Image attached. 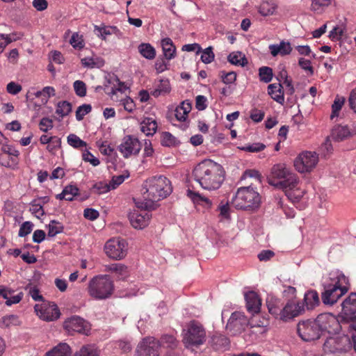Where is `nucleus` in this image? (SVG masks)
<instances>
[{
    "label": "nucleus",
    "mask_w": 356,
    "mask_h": 356,
    "mask_svg": "<svg viewBox=\"0 0 356 356\" xmlns=\"http://www.w3.org/2000/svg\"><path fill=\"white\" fill-rule=\"evenodd\" d=\"M143 200L136 201L138 208L154 209L155 203L167 197L172 191L170 181L160 175L147 179L143 185Z\"/></svg>",
    "instance_id": "f257e3e1"
},
{
    "label": "nucleus",
    "mask_w": 356,
    "mask_h": 356,
    "mask_svg": "<svg viewBox=\"0 0 356 356\" xmlns=\"http://www.w3.org/2000/svg\"><path fill=\"white\" fill-rule=\"evenodd\" d=\"M193 176L203 189L216 191L223 183L225 172L220 164L211 159H205L194 168Z\"/></svg>",
    "instance_id": "f03ea898"
},
{
    "label": "nucleus",
    "mask_w": 356,
    "mask_h": 356,
    "mask_svg": "<svg viewBox=\"0 0 356 356\" xmlns=\"http://www.w3.org/2000/svg\"><path fill=\"white\" fill-rule=\"evenodd\" d=\"M330 280L324 284V291L321 298L325 305H332L350 288L349 280L342 273L337 272L330 274Z\"/></svg>",
    "instance_id": "7ed1b4c3"
},
{
    "label": "nucleus",
    "mask_w": 356,
    "mask_h": 356,
    "mask_svg": "<svg viewBox=\"0 0 356 356\" xmlns=\"http://www.w3.org/2000/svg\"><path fill=\"white\" fill-rule=\"evenodd\" d=\"M268 184L277 188H293L299 184L298 176L283 163L274 165L268 177Z\"/></svg>",
    "instance_id": "20e7f679"
},
{
    "label": "nucleus",
    "mask_w": 356,
    "mask_h": 356,
    "mask_svg": "<svg viewBox=\"0 0 356 356\" xmlns=\"http://www.w3.org/2000/svg\"><path fill=\"white\" fill-rule=\"evenodd\" d=\"M207 330L198 321L192 320L182 330V343L186 348H199L207 341Z\"/></svg>",
    "instance_id": "39448f33"
},
{
    "label": "nucleus",
    "mask_w": 356,
    "mask_h": 356,
    "mask_svg": "<svg viewBox=\"0 0 356 356\" xmlns=\"http://www.w3.org/2000/svg\"><path fill=\"white\" fill-rule=\"evenodd\" d=\"M114 289V282L109 275H99L89 281L87 291L93 299L102 300L111 298Z\"/></svg>",
    "instance_id": "423d86ee"
},
{
    "label": "nucleus",
    "mask_w": 356,
    "mask_h": 356,
    "mask_svg": "<svg viewBox=\"0 0 356 356\" xmlns=\"http://www.w3.org/2000/svg\"><path fill=\"white\" fill-rule=\"evenodd\" d=\"M261 197L251 186L241 187L232 199V204L237 209L253 210L259 207Z\"/></svg>",
    "instance_id": "0eeeda50"
},
{
    "label": "nucleus",
    "mask_w": 356,
    "mask_h": 356,
    "mask_svg": "<svg viewBox=\"0 0 356 356\" xmlns=\"http://www.w3.org/2000/svg\"><path fill=\"white\" fill-rule=\"evenodd\" d=\"M338 318L330 313L319 314L316 318L321 334H336L343 329L342 316Z\"/></svg>",
    "instance_id": "6e6552de"
},
{
    "label": "nucleus",
    "mask_w": 356,
    "mask_h": 356,
    "mask_svg": "<svg viewBox=\"0 0 356 356\" xmlns=\"http://www.w3.org/2000/svg\"><path fill=\"white\" fill-rule=\"evenodd\" d=\"M318 162V155L314 152L305 151L294 160V167L300 173L309 172Z\"/></svg>",
    "instance_id": "1a4fd4ad"
},
{
    "label": "nucleus",
    "mask_w": 356,
    "mask_h": 356,
    "mask_svg": "<svg viewBox=\"0 0 356 356\" xmlns=\"http://www.w3.org/2000/svg\"><path fill=\"white\" fill-rule=\"evenodd\" d=\"M297 331L301 339L305 341L318 339L322 335L316 319L300 322Z\"/></svg>",
    "instance_id": "9d476101"
},
{
    "label": "nucleus",
    "mask_w": 356,
    "mask_h": 356,
    "mask_svg": "<svg viewBox=\"0 0 356 356\" xmlns=\"http://www.w3.org/2000/svg\"><path fill=\"white\" fill-rule=\"evenodd\" d=\"M104 250L110 258L120 260L127 254V243L120 238H111L106 243Z\"/></svg>",
    "instance_id": "9b49d317"
},
{
    "label": "nucleus",
    "mask_w": 356,
    "mask_h": 356,
    "mask_svg": "<svg viewBox=\"0 0 356 356\" xmlns=\"http://www.w3.org/2000/svg\"><path fill=\"white\" fill-rule=\"evenodd\" d=\"M159 344L157 339L147 337L138 344L134 356H159Z\"/></svg>",
    "instance_id": "f8f14e48"
},
{
    "label": "nucleus",
    "mask_w": 356,
    "mask_h": 356,
    "mask_svg": "<svg viewBox=\"0 0 356 356\" xmlns=\"http://www.w3.org/2000/svg\"><path fill=\"white\" fill-rule=\"evenodd\" d=\"M282 309L279 320L284 322L289 321L305 312L304 304L300 302H295L293 300H288L286 304L283 305Z\"/></svg>",
    "instance_id": "ddd939ff"
},
{
    "label": "nucleus",
    "mask_w": 356,
    "mask_h": 356,
    "mask_svg": "<svg viewBox=\"0 0 356 356\" xmlns=\"http://www.w3.org/2000/svg\"><path fill=\"white\" fill-rule=\"evenodd\" d=\"M142 148V145L138 139L133 136H126L118 146L120 152L124 158H129L132 155H137Z\"/></svg>",
    "instance_id": "4468645a"
},
{
    "label": "nucleus",
    "mask_w": 356,
    "mask_h": 356,
    "mask_svg": "<svg viewBox=\"0 0 356 356\" xmlns=\"http://www.w3.org/2000/svg\"><path fill=\"white\" fill-rule=\"evenodd\" d=\"M34 308L37 315L46 321H55L60 315L58 306L54 302H43L41 305H35Z\"/></svg>",
    "instance_id": "2eb2a0df"
},
{
    "label": "nucleus",
    "mask_w": 356,
    "mask_h": 356,
    "mask_svg": "<svg viewBox=\"0 0 356 356\" xmlns=\"http://www.w3.org/2000/svg\"><path fill=\"white\" fill-rule=\"evenodd\" d=\"M248 325V320L245 315L240 312L232 313L226 325L227 330L233 335L243 332Z\"/></svg>",
    "instance_id": "dca6fc26"
},
{
    "label": "nucleus",
    "mask_w": 356,
    "mask_h": 356,
    "mask_svg": "<svg viewBox=\"0 0 356 356\" xmlns=\"http://www.w3.org/2000/svg\"><path fill=\"white\" fill-rule=\"evenodd\" d=\"M141 211H134L129 214V218L131 225L136 229H143L148 225L151 215L148 210L145 208H140Z\"/></svg>",
    "instance_id": "f3484780"
},
{
    "label": "nucleus",
    "mask_w": 356,
    "mask_h": 356,
    "mask_svg": "<svg viewBox=\"0 0 356 356\" xmlns=\"http://www.w3.org/2000/svg\"><path fill=\"white\" fill-rule=\"evenodd\" d=\"M64 327L69 332L86 333L89 330V323L79 316H72L64 323Z\"/></svg>",
    "instance_id": "a211bd4d"
},
{
    "label": "nucleus",
    "mask_w": 356,
    "mask_h": 356,
    "mask_svg": "<svg viewBox=\"0 0 356 356\" xmlns=\"http://www.w3.org/2000/svg\"><path fill=\"white\" fill-rule=\"evenodd\" d=\"M341 316L346 318H353L356 313V293H351L341 304Z\"/></svg>",
    "instance_id": "6ab92c4d"
},
{
    "label": "nucleus",
    "mask_w": 356,
    "mask_h": 356,
    "mask_svg": "<svg viewBox=\"0 0 356 356\" xmlns=\"http://www.w3.org/2000/svg\"><path fill=\"white\" fill-rule=\"evenodd\" d=\"M245 299L247 309L250 313L254 314L260 312L261 300L256 292L251 291L245 293Z\"/></svg>",
    "instance_id": "aec40b11"
},
{
    "label": "nucleus",
    "mask_w": 356,
    "mask_h": 356,
    "mask_svg": "<svg viewBox=\"0 0 356 356\" xmlns=\"http://www.w3.org/2000/svg\"><path fill=\"white\" fill-rule=\"evenodd\" d=\"M266 305L269 313L275 318L279 319V316H281L282 309L284 305L282 300L278 298L269 296L266 299Z\"/></svg>",
    "instance_id": "412c9836"
},
{
    "label": "nucleus",
    "mask_w": 356,
    "mask_h": 356,
    "mask_svg": "<svg viewBox=\"0 0 356 356\" xmlns=\"http://www.w3.org/2000/svg\"><path fill=\"white\" fill-rule=\"evenodd\" d=\"M268 93L271 98L279 104L284 102L283 86L281 83H271L268 86Z\"/></svg>",
    "instance_id": "4be33fe9"
},
{
    "label": "nucleus",
    "mask_w": 356,
    "mask_h": 356,
    "mask_svg": "<svg viewBox=\"0 0 356 356\" xmlns=\"http://www.w3.org/2000/svg\"><path fill=\"white\" fill-rule=\"evenodd\" d=\"M269 49L273 56H276L278 54L283 56L290 54L292 51L290 42L284 40L281 41L279 44H270Z\"/></svg>",
    "instance_id": "5701e85b"
},
{
    "label": "nucleus",
    "mask_w": 356,
    "mask_h": 356,
    "mask_svg": "<svg viewBox=\"0 0 356 356\" xmlns=\"http://www.w3.org/2000/svg\"><path fill=\"white\" fill-rule=\"evenodd\" d=\"M211 344L216 350H225L229 346V340L226 336L216 333L211 337Z\"/></svg>",
    "instance_id": "b1692460"
},
{
    "label": "nucleus",
    "mask_w": 356,
    "mask_h": 356,
    "mask_svg": "<svg viewBox=\"0 0 356 356\" xmlns=\"http://www.w3.org/2000/svg\"><path fill=\"white\" fill-rule=\"evenodd\" d=\"M157 342L159 344V349L161 348H164L174 350L179 344V341L177 339L175 336L168 334H163L159 339H157Z\"/></svg>",
    "instance_id": "393cba45"
},
{
    "label": "nucleus",
    "mask_w": 356,
    "mask_h": 356,
    "mask_svg": "<svg viewBox=\"0 0 356 356\" xmlns=\"http://www.w3.org/2000/svg\"><path fill=\"white\" fill-rule=\"evenodd\" d=\"M304 305H305L308 310H312L318 306L320 303L318 293L316 291L310 290L305 294Z\"/></svg>",
    "instance_id": "a878e982"
},
{
    "label": "nucleus",
    "mask_w": 356,
    "mask_h": 356,
    "mask_svg": "<svg viewBox=\"0 0 356 356\" xmlns=\"http://www.w3.org/2000/svg\"><path fill=\"white\" fill-rule=\"evenodd\" d=\"M71 348L66 343H60L45 353L44 356H70Z\"/></svg>",
    "instance_id": "bb28decb"
},
{
    "label": "nucleus",
    "mask_w": 356,
    "mask_h": 356,
    "mask_svg": "<svg viewBox=\"0 0 356 356\" xmlns=\"http://www.w3.org/2000/svg\"><path fill=\"white\" fill-rule=\"evenodd\" d=\"M343 329H348V338L351 337L354 345L356 344V316L354 314L353 318L342 317Z\"/></svg>",
    "instance_id": "cd10ccee"
},
{
    "label": "nucleus",
    "mask_w": 356,
    "mask_h": 356,
    "mask_svg": "<svg viewBox=\"0 0 356 356\" xmlns=\"http://www.w3.org/2000/svg\"><path fill=\"white\" fill-rule=\"evenodd\" d=\"M191 110V104L188 101H184L175 111V115L178 121L184 122Z\"/></svg>",
    "instance_id": "c85d7f7f"
},
{
    "label": "nucleus",
    "mask_w": 356,
    "mask_h": 356,
    "mask_svg": "<svg viewBox=\"0 0 356 356\" xmlns=\"http://www.w3.org/2000/svg\"><path fill=\"white\" fill-rule=\"evenodd\" d=\"M140 129L147 136H153L157 129V122L152 118H146L141 122Z\"/></svg>",
    "instance_id": "c756f323"
},
{
    "label": "nucleus",
    "mask_w": 356,
    "mask_h": 356,
    "mask_svg": "<svg viewBox=\"0 0 356 356\" xmlns=\"http://www.w3.org/2000/svg\"><path fill=\"white\" fill-rule=\"evenodd\" d=\"M161 45L165 58L167 60H171L175 57L176 48L173 44L172 40L169 38L161 40Z\"/></svg>",
    "instance_id": "7c9ffc66"
},
{
    "label": "nucleus",
    "mask_w": 356,
    "mask_h": 356,
    "mask_svg": "<svg viewBox=\"0 0 356 356\" xmlns=\"http://www.w3.org/2000/svg\"><path fill=\"white\" fill-rule=\"evenodd\" d=\"M79 189L76 186L69 185L65 187L62 193L56 195V197L58 200H65L72 201L74 196L77 195Z\"/></svg>",
    "instance_id": "2f4dec72"
},
{
    "label": "nucleus",
    "mask_w": 356,
    "mask_h": 356,
    "mask_svg": "<svg viewBox=\"0 0 356 356\" xmlns=\"http://www.w3.org/2000/svg\"><path fill=\"white\" fill-rule=\"evenodd\" d=\"M171 88L168 79H161L156 88L151 92L154 97H158L161 95H165L170 92Z\"/></svg>",
    "instance_id": "473e14b6"
},
{
    "label": "nucleus",
    "mask_w": 356,
    "mask_h": 356,
    "mask_svg": "<svg viewBox=\"0 0 356 356\" xmlns=\"http://www.w3.org/2000/svg\"><path fill=\"white\" fill-rule=\"evenodd\" d=\"M139 53L145 58L152 60L156 56L155 49L149 43H141L138 46Z\"/></svg>",
    "instance_id": "72a5a7b5"
},
{
    "label": "nucleus",
    "mask_w": 356,
    "mask_h": 356,
    "mask_svg": "<svg viewBox=\"0 0 356 356\" xmlns=\"http://www.w3.org/2000/svg\"><path fill=\"white\" fill-rule=\"evenodd\" d=\"M277 6L273 1H263L259 7V13L263 16L273 15L276 10Z\"/></svg>",
    "instance_id": "f704fd0d"
},
{
    "label": "nucleus",
    "mask_w": 356,
    "mask_h": 356,
    "mask_svg": "<svg viewBox=\"0 0 356 356\" xmlns=\"http://www.w3.org/2000/svg\"><path fill=\"white\" fill-rule=\"evenodd\" d=\"M311 10L319 14L331 4L332 0H311Z\"/></svg>",
    "instance_id": "c9c22d12"
},
{
    "label": "nucleus",
    "mask_w": 356,
    "mask_h": 356,
    "mask_svg": "<svg viewBox=\"0 0 356 356\" xmlns=\"http://www.w3.org/2000/svg\"><path fill=\"white\" fill-rule=\"evenodd\" d=\"M82 65L89 68L100 67L103 66L104 61L98 57H85L81 58Z\"/></svg>",
    "instance_id": "e433bc0d"
},
{
    "label": "nucleus",
    "mask_w": 356,
    "mask_h": 356,
    "mask_svg": "<svg viewBox=\"0 0 356 356\" xmlns=\"http://www.w3.org/2000/svg\"><path fill=\"white\" fill-rule=\"evenodd\" d=\"M228 60L233 65L238 66H245L247 63V59L241 52L231 53L228 56Z\"/></svg>",
    "instance_id": "4c0bfd02"
},
{
    "label": "nucleus",
    "mask_w": 356,
    "mask_h": 356,
    "mask_svg": "<svg viewBox=\"0 0 356 356\" xmlns=\"http://www.w3.org/2000/svg\"><path fill=\"white\" fill-rule=\"evenodd\" d=\"M73 356H98L97 350L94 345L83 346Z\"/></svg>",
    "instance_id": "58836bf2"
},
{
    "label": "nucleus",
    "mask_w": 356,
    "mask_h": 356,
    "mask_svg": "<svg viewBox=\"0 0 356 356\" xmlns=\"http://www.w3.org/2000/svg\"><path fill=\"white\" fill-rule=\"evenodd\" d=\"M259 76L261 81L269 83L273 77V70L270 67L263 66L259 69Z\"/></svg>",
    "instance_id": "ea45409f"
},
{
    "label": "nucleus",
    "mask_w": 356,
    "mask_h": 356,
    "mask_svg": "<svg viewBox=\"0 0 356 356\" xmlns=\"http://www.w3.org/2000/svg\"><path fill=\"white\" fill-rule=\"evenodd\" d=\"M48 228V236L49 237H54L56 234L62 233L64 229L63 224L54 220L50 221Z\"/></svg>",
    "instance_id": "a19ab883"
},
{
    "label": "nucleus",
    "mask_w": 356,
    "mask_h": 356,
    "mask_svg": "<svg viewBox=\"0 0 356 356\" xmlns=\"http://www.w3.org/2000/svg\"><path fill=\"white\" fill-rule=\"evenodd\" d=\"M283 191L285 192L289 199L294 202L299 201L304 193V192L299 188L298 184L293 188H284Z\"/></svg>",
    "instance_id": "79ce46f5"
},
{
    "label": "nucleus",
    "mask_w": 356,
    "mask_h": 356,
    "mask_svg": "<svg viewBox=\"0 0 356 356\" xmlns=\"http://www.w3.org/2000/svg\"><path fill=\"white\" fill-rule=\"evenodd\" d=\"M161 143L165 147H175L179 142L170 132H163L161 135Z\"/></svg>",
    "instance_id": "37998d69"
},
{
    "label": "nucleus",
    "mask_w": 356,
    "mask_h": 356,
    "mask_svg": "<svg viewBox=\"0 0 356 356\" xmlns=\"http://www.w3.org/2000/svg\"><path fill=\"white\" fill-rule=\"evenodd\" d=\"M72 111V104L67 101L59 102L56 113L62 118L67 116Z\"/></svg>",
    "instance_id": "c03bdc74"
},
{
    "label": "nucleus",
    "mask_w": 356,
    "mask_h": 356,
    "mask_svg": "<svg viewBox=\"0 0 356 356\" xmlns=\"http://www.w3.org/2000/svg\"><path fill=\"white\" fill-rule=\"evenodd\" d=\"M95 30L98 31L102 40H105L106 35L115 33L118 31L116 26H108L105 25H103L102 26H95Z\"/></svg>",
    "instance_id": "a18cd8bd"
},
{
    "label": "nucleus",
    "mask_w": 356,
    "mask_h": 356,
    "mask_svg": "<svg viewBox=\"0 0 356 356\" xmlns=\"http://www.w3.org/2000/svg\"><path fill=\"white\" fill-rule=\"evenodd\" d=\"M67 143L70 146L76 149L83 148L87 145L85 141L82 140L79 136L73 134H71L67 136Z\"/></svg>",
    "instance_id": "49530a36"
},
{
    "label": "nucleus",
    "mask_w": 356,
    "mask_h": 356,
    "mask_svg": "<svg viewBox=\"0 0 356 356\" xmlns=\"http://www.w3.org/2000/svg\"><path fill=\"white\" fill-rule=\"evenodd\" d=\"M1 152L6 155H8L10 159L19 161L18 157L19 156V152L13 146L8 144H3L1 147Z\"/></svg>",
    "instance_id": "de8ad7c7"
},
{
    "label": "nucleus",
    "mask_w": 356,
    "mask_h": 356,
    "mask_svg": "<svg viewBox=\"0 0 356 356\" xmlns=\"http://www.w3.org/2000/svg\"><path fill=\"white\" fill-rule=\"evenodd\" d=\"M344 102L345 99L343 97H339V96H337L335 98L334 103L332 106V114L330 115L331 119H333L335 117H338L339 113L341 109Z\"/></svg>",
    "instance_id": "09e8293b"
},
{
    "label": "nucleus",
    "mask_w": 356,
    "mask_h": 356,
    "mask_svg": "<svg viewBox=\"0 0 356 356\" xmlns=\"http://www.w3.org/2000/svg\"><path fill=\"white\" fill-rule=\"evenodd\" d=\"M30 211L38 218H40L44 214L43 207L37 200H33L31 202Z\"/></svg>",
    "instance_id": "8fccbe9b"
},
{
    "label": "nucleus",
    "mask_w": 356,
    "mask_h": 356,
    "mask_svg": "<svg viewBox=\"0 0 356 356\" xmlns=\"http://www.w3.org/2000/svg\"><path fill=\"white\" fill-rule=\"evenodd\" d=\"M92 111V106L90 104H84L79 106L76 111V119L78 121H81L83 119L84 116Z\"/></svg>",
    "instance_id": "3c124183"
},
{
    "label": "nucleus",
    "mask_w": 356,
    "mask_h": 356,
    "mask_svg": "<svg viewBox=\"0 0 356 356\" xmlns=\"http://www.w3.org/2000/svg\"><path fill=\"white\" fill-rule=\"evenodd\" d=\"M73 86L77 96L83 97L86 95V85L83 81L80 80L75 81Z\"/></svg>",
    "instance_id": "603ef678"
},
{
    "label": "nucleus",
    "mask_w": 356,
    "mask_h": 356,
    "mask_svg": "<svg viewBox=\"0 0 356 356\" xmlns=\"http://www.w3.org/2000/svg\"><path fill=\"white\" fill-rule=\"evenodd\" d=\"M17 316L15 315H7L1 318L0 320V327H8L11 325H16Z\"/></svg>",
    "instance_id": "864d4df0"
},
{
    "label": "nucleus",
    "mask_w": 356,
    "mask_h": 356,
    "mask_svg": "<svg viewBox=\"0 0 356 356\" xmlns=\"http://www.w3.org/2000/svg\"><path fill=\"white\" fill-rule=\"evenodd\" d=\"M70 44L75 49H81L84 47V42L81 35L74 33L70 40Z\"/></svg>",
    "instance_id": "5fc2aeb1"
},
{
    "label": "nucleus",
    "mask_w": 356,
    "mask_h": 356,
    "mask_svg": "<svg viewBox=\"0 0 356 356\" xmlns=\"http://www.w3.org/2000/svg\"><path fill=\"white\" fill-rule=\"evenodd\" d=\"M344 29L340 26H335L333 29L330 32L329 38L332 41H338L340 40L342 37L344 35Z\"/></svg>",
    "instance_id": "6e6d98bb"
},
{
    "label": "nucleus",
    "mask_w": 356,
    "mask_h": 356,
    "mask_svg": "<svg viewBox=\"0 0 356 356\" xmlns=\"http://www.w3.org/2000/svg\"><path fill=\"white\" fill-rule=\"evenodd\" d=\"M214 57L212 47H209L202 51L201 60L206 64L211 63L214 60Z\"/></svg>",
    "instance_id": "4d7b16f0"
},
{
    "label": "nucleus",
    "mask_w": 356,
    "mask_h": 356,
    "mask_svg": "<svg viewBox=\"0 0 356 356\" xmlns=\"http://www.w3.org/2000/svg\"><path fill=\"white\" fill-rule=\"evenodd\" d=\"M111 189L110 184L104 182H98L93 185L92 191L97 194H103L107 193Z\"/></svg>",
    "instance_id": "13d9d810"
},
{
    "label": "nucleus",
    "mask_w": 356,
    "mask_h": 356,
    "mask_svg": "<svg viewBox=\"0 0 356 356\" xmlns=\"http://www.w3.org/2000/svg\"><path fill=\"white\" fill-rule=\"evenodd\" d=\"M19 161L14 159H7L6 154H0V165L6 168H14L18 165Z\"/></svg>",
    "instance_id": "bf43d9fd"
},
{
    "label": "nucleus",
    "mask_w": 356,
    "mask_h": 356,
    "mask_svg": "<svg viewBox=\"0 0 356 356\" xmlns=\"http://www.w3.org/2000/svg\"><path fill=\"white\" fill-rule=\"evenodd\" d=\"M33 224L30 221L22 223L19 230V236L24 237L30 234L33 229Z\"/></svg>",
    "instance_id": "052dcab7"
},
{
    "label": "nucleus",
    "mask_w": 356,
    "mask_h": 356,
    "mask_svg": "<svg viewBox=\"0 0 356 356\" xmlns=\"http://www.w3.org/2000/svg\"><path fill=\"white\" fill-rule=\"evenodd\" d=\"M108 270L112 272H115L121 275L126 276L128 273L127 267L121 264H113L108 267Z\"/></svg>",
    "instance_id": "680f3d73"
},
{
    "label": "nucleus",
    "mask_w": 356,
    "mask_h": 356,
    "mask_svg": "<svg viewBox=\"0 0 356 356\" xmlns=\"http://www.w3.org/2000/svg\"><path fill=\"white\" fill-rule=\"evenodd\" d=\"M220 77L222 79V81L225 84H230L234 83L236 79V74L234 72H220Z\"/></svg>",
    "instance_id": "e2e57ef3"
},
{
    "label": "nucleus",
    "mask_w": 356,
    "mask_h": 356,
    "mask_svg": "<svg viewBox=\"0 0 356 356\" xmlns=\"http://www.w3.org/2000/svg\"><path fill=\"white\" fill-rule=\"evenodd\" d=\"M265 147L263 143H257L244 146L242 149L249 152H259L264 150Z\"/></svg>",
    "instance_id": "0e129e2a"
},
{
    "label": "nucleus",
    "mask_w": 356,
    "mask_h": 356,
    "mask_svg": "<svg viewBox=\"0 0 356 356\" xmlns=\"http://www.w3.org/2000/svg\"><path fill=\"white\" fill-rule=\"evenodd\" d=\"M40 129L44 132H47L53 128V120L49 118H43L39 123Z\"/></svg>",
    "instance_id": "69168bd1"
},
{
    "label": "nucleus",
    "mask_w": 356,
    "mask_h": 356,
    "mask_svg": "<svg viewBox=\"0 0 356 356\" xmlns=\"http://www.w3.org/2000/svg\"><path fill=\"white\" fill-rule=\"evenodd\" d=\"M320 151L323 156H327L332 152V145L329 138H327L325 141L321 145Z\"/></svg>",
    "instance_id": "338daca9"
},
{
    "label": "nucleus",
    "mask_w": 356,
    "mask_h": 356,
    "mask_svg": "<svg viewBox=\"0 0 356 356\" xmlns=\"http://www.w3.org/2000/svg\"><path fill=\"white\" fill-rule=\"evenodd\" d=\"M298 65L302 70L309 71L311 75L314 74V68L312 66V63L309 60L300 58L298 60Z\"/></svg>",
    "instance_id": "774afa93"
}]
</instances>
